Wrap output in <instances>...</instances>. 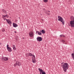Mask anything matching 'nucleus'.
I'll return each mask as SVG.
<instances>
[{"label": "nucleus", "instance_id": "obj_1", "mask_svg": "<svg viewBox=\"0 0 74 74\" xmlns=\"http://www.w3.org/2000/svg\"><path fill=\"white\" fill-rule=\"evenodd\" d=\"M61 66L63 68L64 71L66 72L69 67V64L66 63L62 62L61 63Z\"/></svg>", "mask_w": 74, "mask_h": 74}, {"label": "nucleus", "instance_id": "obj_2", "mask_svg": "<svg viewBox=\"0 0 74 74\" xmlns=\"http://www.w3.org/2000/svg\"><path fill=\"white\" fill-rule=\"evenodd\" d=\"M58 21L62 22L63 25H64V21H63V18L60 16H58Z\"/></svg>", "mask_w": 74, "mask_h": 74}, {"label": "nucleus", "instance_id": "obj_3", "mask_svg": "<svg viewBox=\"0 0 74 74\" xmlns=\"http://www.w3.org/2000/svg\"><path fill=\"white\" fill-rule=\"evenodd\" d=\"M21 65V63L20 61H16L15 64H14V67H16V66H20Z\"/></svg>", "mask_w": 74, "mask_h": 74}, {"label": "nucleus", "instance_id": "obj_4", "mask_svg": "<svg viewBox=\"0 0 74 74\" xmlns=\"http://www.w3.org/2000/svg\"><path fill=\"white\" fill-rule=\"evenodd\" d=\"M69 26H70L71 27H74V21H70Z\"/></svg>", "mask_w": 74, "mask_h": 74}, {"label": "nucleus", "instance_id": "obj_5", "mask_svg": "<svg viewBox=\"0 0 74 74\" xmlns=\"http://www.w3.org/2000/svg\"><path fill=\"white\" fill-rule=\"evenodd\" d=\"M28 34L30 37H33L34 36V34L31 31L29 32Z\"/></svg>", "mask_w": 74, "mask_h": 74}, {"label": "nucleus", "instance_id": "obj_6", "mask_svg": "<svg viewBox=\"0 0 74 74\" xmlns=\"http://www.w3.org/2000/svg\"><path fill=\"white\" fill-rule=\"evenodd\" d=\"M2 59L4 61H7V60H8V58L7 57H2Z\"/></svg>", "mask_w": 74, "mask_h": 74}, {"label": "nucleus", "instance_id": "obj_7", "mask_svg": "<svg viewBox=\"0 0 74 74\" xmlns=\"http://www.w3.org/2000/svg\"><path fill=\"white\" fill-rule=\"evenodd\" d=\"M36 39L38 41H39V42L42 41V38L41 37H38L36 38Z\"/></svg>", "mask_w": 74, "mask_h": 74}, {"label": "nucleus", "instance_id": "obj_8", "mask_svg": "<svg viewBox=\"0 0 74 74\" xmlns=\"http://www.w3.org/2000/svg\"><path fill=\"white\" fill-rule=\"evenodd\" d=\"M6 21L7 22L8 24H9L10 25H12V22L9 19H6Z\"/></svg>", "mask_w": 74, "mask_h": 74}, {"label": "nucleus", "instance_id": "obj_9", "mask_svg": "<svg viewBox=\"0 0 74 74\" xmlns=\"http://www.w3.org/2000/svg\"><path fill=\"white\" fill-rule=\"evenodd\" d=\"M38 70L40 71V72H42V74H46L45 72H44V71H43L42 69L40 68H39Z\"/></svg>", "mask_w": 74, "mask_h": 74}, {"label": "nucleus", "instance_id": "obj_10", "mask_svg": "<svg viewBox=\"0 0 74 74\" xmlns=\"http://www.w3.org/2000/svg\"><path fill=\"white\" fill-rule=\"evenodd\" d=\"M13 25L14 27H16L18 26V25L14 23H13Z\"/></svg>", "mask_w": 74, "mask_h": 74}, {"label": "nucleus", "instance_id": "obj_11", "mask_svg": "<svg viewBox=\"0 0 74 74\" xmlns=\"http://www.w3.org/2000/svg\"><path fill=\"white\" fill-rule=\"evenodd\" d=\"M7 49L9 52H11V51H12V49L10 47L7 48Z\"/></svg>", "mask_w": 74, "mask_h": 74}, {"label": "nucleus", "instance_id": "obj_12", "mask_svg": "<svg viewBox=\"0 0 74 74\" xmlns=\"http://www.w3.org/2000/svg\"><path fill=\"white\" fill-rule=\"evenodd\" d=\"M36 33L38 34V35H39L40 36V35H42V34L41 32H40L37 31L36 32Z\"/></svg>", "mask_w": 74, "mask_h": 74}, {"label": "nucleus", "instance_id": "obj_13", "mask_svg": "<svg viewBox=\"0 0 74 74\" xmlns=\"http://www.w3.org/2000/svg\"><path fill=\"white\" fill-rule=\"evenodd\" d=\"M13 50H14V51H16V47H15V45H13Z\"/></svg>", "mask_w": 74, "mask_h": 74}, {"label": "nucleus", "instance_id": "obj_14", "mask_svg": "<svg viewBox=\"0 0 74 74\" xmlns=\"http://www.w3.org/2000/svg\"><path fill=\"white\" fill-rule=\"evenodd\" d=\"M41 33H42V34H45V31L44 30H42V31L40 30V31Z\"/></svg>", "mask_w": 74, "mask_h": 74}, {"label": "nucleus", "instance_id": "obj_15", "mask_svg": "<svg viewBox=\"0 0 74 74\" xmlns=\"http://www.w3.org/2000/svg\"><path fill=\"white\" fill-rule=\"evenodd\" d=\"M70 19L71 21H74V17L73 16H71L70 17Z\"/></svg>", "mask_w": 74, "mask_h": 74}, {"label": "nucleus", "instance_id": "obj_16", "mask_svg": "<svg viewBox=\"0 0 74 74\" xmlns=\"http://www.w3.org/2000/svg\"><path fill=\"white\" fill-rule=\"evenodd\" d=\"M71 56L73 59L74 60V53H72L71 54Z\"/></svg>", "mask_w": 74, "mask_h": 74}, {"label": "nucleus", "instance_id": "obj_17", "mask_svg": "<svg viewBox=\"0 0 74 74\" xmlns=\"http://www.w3.org/2000/svg\"><path fill=\"white\" fill-rule=\"evenodd\" d=\"M32 61L33 63H35L36 62V60L35 59H32Z\"/></svg>", "mask_w": 74, "mask_h": 74}, {"label": "nucleus", "instance_id": "obj_18", "mask_svg": "<svg viewBox=\"0 0 74 74\" xmlns=\"http://www.w3.org/2000/svg\"><path fill=\"white\" fill-rule=\"evenodd\" d=\"M28 55H29V56H33V54L30 53H28Z\"/></svg>", "mask_w": 74, "mask_h": 74}, {"label": "nucleus", "instance_id": "obj_19", "mask_svg": "<svg viewBox=\"0 0 74 74\" xmlns=\"http://www.w3.org/2000/svg\"><path fill=\"white\" fill-rule=\"evenodd\" d=\"M46 14H47L48 15H50V13H48V12L47 11L46 12Z\"/></svg>", "mask_w": 74, "mask_h": 74}, {"label": "nucleus", "instance_id": "obj_20", "mask_svg": "<svg viewBox=\"0 0 74 74\" xmlns=\"http://www.w3.org/2000/svg\"><path fill=\"white\" fill-rule=\"evenodd\" d=\"M29 53H27L26 54V57H29Z\"/></svg>", "mask_w": 74, "mask_h": 74}, {"label": "nucleus", "instance_id": "obj_21", "mask_svg": "<svg viewBox=\"0 0 74 74\" xmlns=\"http://www.w3.org/2000/svg\"><path fill=\"white\" fill-rule=\"evenodd\" d=\"M5 31V29H4L3 28L2 29V32H4Z\"/></svg>", "mask_w": 74, "mask_h": 74}, {"label": "nucleus", "instance_id": "obj_22", "mask_svg": "<svg viewBox=\"0 0 74 74\" xmlns=\"http://www.w3.org/2000/svg\"><path fill=\"white\" fill-rule=\"evenodd\" d=\"M43 1L45 3H47L48 2V0H44Z\"/></svg>", "mask_w": 74, "mask_h": 74}, {"label": "nucleus", "instance_id": "obj_23", "mask_svg": "<svg viewBox=\"0 0 74 74\" xmlns=\"http://www.w3.org/2000/svg\"><path fill=\"white\" fill-rule=\"evenodd\" d=\"M62 42H63V43L64 44V42H65V41L64 40H61Z\"/></svg>", "mask_w": 74, "mask_h": 74}, {"label": "nucleus", "instance_id": "obj_24", "mask_svg": "<svg viewBox=\"0 0 74 74\" xmlns=\"http://www.w3.org/2000/svg\"><path fill=\"white\" fill-rule=\"evenodd\" d=\"M9 47V45H7V48H9V47Z\"/></svg>", "mask_w": 74, "mask_h": 74}, {"label": "nucleus", "instance_id": "obj_25", "mask_svg": "<svg viewBox=\"0 0 74 74\" xmlns=\"http://www.w3.org/2000/svg\"><path fill=\"white\" fill-rule=\"evenodd\" d=\"M2 11L3 12H4L5 11V10H4V9H2Z\"/></svg>", "mask_w": 74, "mask_h": 74}, {"label": "nucleus", "instance_id": "obj_26", "mask_svg": "<svg viewBox=\"0 0 74 74\" xmlns=\"http://www.w3.org/2000/svg\"><path fill=\"white\" fill-rule=\"evenodd\" d=\"M32 56H33V57H34V59H35V55H32Z\"/></svg>", "mask_w": 74, "mask_h": 74}, {"label": "nucleus", "instance_id": "obj_27", "mask_svg": "<svg viewBox=\"0 0 74 74\" xmlns=\"http://www.w3.org/2000/svg\"><path fill=\"white\" fill-rule=\"evenodd\" d=\"M2 16L3 17V18H5V15H3Z\"/></svg>", "mask_w": 74, "mask_h": 74}, {"label": "nucleus", "instance_id": "obj_28", "mask_svg": "<svg viewBox=\"0 0 74 74\" xmlns=\"http://www.w3.org/2000/svg\"><path fill=\"white\" fill-rule=\"evenodd\" d=\"M4 13H5V14H7V11H6L5 10V12H4Z\"/></svg>", "mask_w": 74, "mask_h": 74}, {"label": "nucleus", "instance_id": "obj_29", "mask_svg": "<svg viewBox=\"0 0 74 74\" xmlns=\"http://www.w3.org/2000/svg\"><path fill=\"white\" fill-rule=\"evenodd\" d=\"M5 17H8V15L7 14L5 16Z\"/></svg>", "mask_w": 74, "mask_h": 74}, {"label": "nucleus", "instance_id": "obj_30", "mask_svg": "<svg viewBox=\"0 0 74 74\" xmlns=\"http://www.w3.org/2000/svg\"><path fill=\"white\" fill-rule=\"evenodd\" d=\"M2 18H3V19H4V21H5V20H6V19H5V18H4V17H3Z\"/></svg>", "mask_w": 74, "mask_h": 74}, {"label": "nucleus", "instance_id": "obj_31", "mask_svg": "<svg viewBox=\"0 0 74 74\" xmlns=\"http://www.w3.org/2000/svg\"><path fill=\"white\" fill-rule=\"evenodd\" d=\"M62 36H63V34L60 35V37H62Z\"/></svg>", "mask_w": 74, "mask_h": 74}, {"label": "nucleus", "instance_id": "obj_32", "mask_svg": "<svg viewBox=\"0 0 74 74\" xmlns=\"http://www.w3.org/2000/svg\"><path fill=\"white\" fill-rule=\"evenodd\" d=\"M42 73V72H40V74H42V73Z\"/></svg>", "mask_w": 74, "mask_h": 74}, {"label": "nucleus", "instance_id": "obj_33", "mask_svg": "<svg viewBox=\"0 0 74 74\" xmlns=\"http://www.w3.org/2000/svg\"><path fill=\"white\" fill-rule=\"evenodd\" d=\"M62 37H65V36L64 35H62Z\"/></svg>", "mask_w": 74, "mask_h": 74}, {"label": "nucleus", "instance_id": "obj_34", "mask_svg": "<svg viewBox=\"0 0 74 74\" xmlns=\"http://www.w3.org/2000/svg\"><path fill=\"white\" fill-rule=\"evenodd\" d=\"M47 12H50V11H47Z\"/></svg>", "mask_w": 74, "mask_h": 74}, {"label": "nucleus", "instance_id": "obj_35", "mask_svg": "<svg viewBox=\"0 0 74 74\" xmlns=\"http://www.w3.org/2000/svg\"><path fill=\"white\" fill-rule=\"evenodd\" d=\"M14 33H16V31H14Z\"/></svg>", "mask_w": 74, "mask_h": 74}, {"label": "nucleus", "instance_id": "obj_36", "mask_svg": "<svg viewBox=\"0 0 74 74\" xmlns=\"http://www.w3.org/2000/svg\"><path fill=\"white\" fill-rule=\"evenodd\" d=\"M23 38V39H24V37Z\"/></svg>", "mask_w": 74, "mask_h": 74}, {"label": "nucleus", "instance_id": "obj_37", "mask_svg": "<svg viewBox=\"0 0 74 74\" xmlns=\"http://www.w3.org/2000/svg\"><path fill=\"white\" fill-rule=\"evenodd\" d=\"M18 18H19V19H20V17H19Z\"/></svg>", "mask_w": 74, "mask_h": 74}]
</instances>
